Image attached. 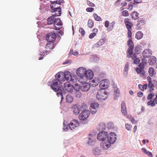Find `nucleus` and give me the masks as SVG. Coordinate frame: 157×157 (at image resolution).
<instances>
[{"label": "nucleus", "mask_w": 157, "mask_h": 157, "mask_svg": "<svg viewBox=\"0 0 157 157\" xmlns=\"http://www.w3.org/2000/svg\"><path fill=\"white\" fill-rule=\"evenodd\" d=\"M51 3L50 5L51 7L52 8L51 12L56 13L58 10V13H61V8L59 6L63 2V0H56L53 1H51Z\"/></svg>", "instance_id": "f257e3e1"}, {"label": "nucleus", "mask_w": 157, "mask_h": 157, "mask_svg": "<svg viewBox=\"0 0 157 157\" xmlns=\"http://www.w3.org/2000/svg\"><path fill=\"white\" fill-rule=\"evenodd\" d=\"M108 95V93L104 90H98L96 95V99L98 100H105Z\"/></svg>", "instance_id": "f03ea898"}, {"label": "nucleus", "mask_w": 157, "mask_h": 157, "mask_svg": "<svg viewBox=\"0 0 157 157\" xmlns=\"http://www.w3.org/2000/svg\"><path fill=\"white\" fill-rule=\"evenodd\" d=\"M61 83L60 81L56 79L52 80L51 86L54 91L57 92L60 88L59 85Z\"/></svg>", "instance_id": "7ed1b4c3"}, {"label": "nucleus", "mask_w": 157, "mask_h": 157, "mask_svg": "<svg viewBox=\"0 0 157 157\" xmlns=\"http://www.w3.org/2000/svg\"><path fill=\"white\" fill-rule=\"evenodd\" d=\"M127 57H131L134 60V63L135 64H138L140 61V59L137 57L136 54L135 53H133V50L131 53L127 52Z\"/></svg>", "instance_id": "20e7f679"}, {"label": "nucleus", "mask_w": 157, "mask_h": 157, "mask_svg": "<svg viewBox=\"0 0 157 157\" xmlns=\"http://www.w3.org/2000/svg\"><path fill=\"white\" fill-rule=\"evenodd\" d=\"M60 15L61 13H56L52 16L50 17L47 19V23L48 25H50L54 24L57 19L56 17L60 16Z\"/></svg>", "instance_id": "39448f33"}, {"label": "nucleus", "mask_w": 157, "mask_h": 157, "mask_svg": "<svg viewBox=\"0 0 157 157\" xmlns=\"http://www.w3.org/2000/svg\"><path fill=\"white\" fill-rule=\"evenodd\" d=\"M116 139V135L114 133L111 132L107 135V140L111 144H113L115 142Z\"/></svg>", "instance_id": "423d86ee"}, {"label": "nucleus", "mask_w": 157, "mask_h": 157, "mask_svg": "<svg viewBox=\"0 0 157 157\" xmlns=\"http://www.w3.org/2000/svg\"><path fill=\"white\" fill-rule=\"evenodd\" d=\"M108 133L107 132L101 131L99 132L97 136V139L100 141H104L107 140Z\"/></svg>", "instance_id": "0eeeda50"}, {"label": "nucleus", "mask_w": 157, "mask_h": 157, "mask_svg": "<svg viewBox=\"0 0 157 157\" xmlns=\"http://www.w3.org/2000/svg\"><path fill=\"white\" fill-rule=\"evenodd\" d=\"M90 111L87 110H84L79 114V118L81 120H84L87 118L89 116Z\"/></svg>", "instance_id": "6e6552de"}, {"label": "nucleus", "mask_w": 157, "mask_h": 157, "mask_svg": "<svg viewBox=\"0 0 157 157\" xmlns=\"http://www.w3.org/2000/svg\"><path fill=\"white\" fill-rule=\"evenodd\" d=\"M109 84V81L107 79H103L101 81L99 84L100 88L105 89L107 88Z\"/></svg>", "instance_id": "1a4fd4ad"}, {"label": "nucleus", "mask_w": 157, "mask_h": 157, "mask_svg": "<svg viewBox=\"0 0 157 157\" xmlns=\"http://www.w3.org/2000/svg\"><path fill=\"white\" fill-rule=\"evenodd\" d=\"M56 35L53 33H49L46 36V40L49 42L54 41L56 39Z\"/></svg>", "instance_id": "9d476101"}, {"label": "nucleus", "mask_w": 157, "mask_h": 157, "mask_svg": "<svg viewBox=\"0 0 157 157\" xmlns=\"http://www.w3.org/2000/svg\"><path fill=\"white\" fill-rule=\"evenodd\" d=\"M62 22L59 18L57 19L56 21L54 23L55 28L56 30H59L62 27Z\"/></svg>", "instance_id": "9b49d317"}, {"label": "nucleus", "mask_w": 157, "mask_h": 157, "mask_svg": "<svg viewBox=\"0 0 157 157\" xmlns=\"http://www.w3.org/2000/svg\"><path fill=\"white\" fill-rule=\"evenodd\" d=\"M79 125V122L76 120H73L69 124V128L72 130L75 129Z\"/></svg>", "instance_id": "f8f14e48"}, {"label": "nucleus", "mask_w": 157, "mask_h": 157, "mask_svg": "<svg viewBox=\"0 0 157 157\" xmlns=\"http://www.w3.org/2000/svg\"><path fill=\"white\" fill-rule=\"evenodd\" d=\"M124 22L128 30H132V28L133 26V24L130 20L128 18H125L124 19Z\"/></svg>", "instance_id": "ddd939ff"}, {"label": "nucleus", "mask_w": 157, "mask_h": 157, "mask_svg": "<svg viewBox=\"0 0 157 157\" xmlns=\"http://www.w3.org/2000/svg\"><path fill=\"white\" fill-rule=\"evenodd\" d=\"M127 45L129 47L127 50V52L130 53L132 52L134 47V44L132 39H128L127 41Z\"/></svg>", "instance_id": "4468645a"}, {"label": "nucleus", "mask_w": 157, "mask_h": 157, "mask_svg": "<svg viewBox=\"0 0 157 157\" xmlns=\"http://www.w3.org/2000/svg\"><path fill=\"white\" fill-rule=\"evenodd\" d=\"M99 104L97 102L92 103L90 105L91 108V112L93 114H95L97 111V109H98Z\"/></svg>", "instance_id": "2eb2a0df"}, {"label": "nucleus", "mask_w": 157, "mask_h": 157, "mask_svg": "<svg viewBox=\"0 0 157 157\" xmlns=\"http://www.w3.org/2000/svg\"><path fill=\"white\" fill-rule=\"evenodd\" d=\"M111 144L106 140L102 141L101 144V146L103 149H107L110 147Z\"/></svg>", "instance_id": "dca6fc26"}, {"label": "nucleus", "mask_w": 157, "mask_h": 157, "mask_svg": "<svg viewBox=\"0 0 157 157\" xmlns=\"http://www.w3.org/2000/svg\"><path fill=\"white\" fill-rule=\"evenodd\" d=\"M55 78L56 79H58V80L61 81H65L64 78V74L63 72H58L55 75Z\"/></svg>", "instance_id": "f3484780"}, {"label": "nucleus", "mask_w": 157, "mask_h": 157, "mask_svg": "<svg viewBox=\"0 0 157 157\" xmlns=\"http://www.w3.org/2000/svg\"><path fill=\"white\" fill-rule=\"evenodd\" d=\"M64 88L67 91L71 92L73 90V86L69 82H68L64 84Z\"/></svg>", "instance_id": "a211bd4d"}, {"label": "nucleus", "mask_w": 157, "mask_h": 157, "mask_svg": "<svg viewBox=\"0 0 157 157\" xmlns=\"http://www.w3.org/2000/svg\"><path fill=\"white\" fill-rule=\"evenodd\" d=\"M121 112L122 114L125 116L127 115V112L126 107L124 101H122L121 103Z\"/></svg>", "instance_id": "6ab92c4d"}, {"label": "nucleus", "mask_w": 157, "mask_h": 157, "mask_svg": "<svg viewBox=\"0 0 157 157\" xmlns=\"http://www.w3.org/2000/svg\"><path fill=\"white\" fill-rule=\"evenodd\" d=\"M86 70V69L85 68L83 67H80L77 69L76 71V74L79 76H82V75H85Z\"/></svg>", "instance_id": "aec40b11"}, {"label": "nucleus", "mask_w": 157, "mask_h": 157, "mask_svg": "<svg viewBox=\"0 0 157 157\" xmlns=\"http://www.w3.org/2000/svg\"><path fill=\"white\" fill-rule=\"evenodd\" d=\"M90 87V84L88 82H86L83 84L82 86L81 87V89L83 91H87L89 90Z\"/></svg>", "instance_id": "412c9836"}, {"label": "nucleus", "mask_w": 157, "mask_h": 157, "mask_svg": "<svg viewBox=\"0 0 157 157\" xmlns=\"http://www.w3.org/2000/svg\"><path fill=\"white\" fill-rule=\"evenodd\" d=\"M90 80V82H91L92 86L93 87L97 86L99 83V79L98 78H95Z\"/></svg>", "instance_id": "4be33fe9"}, {"label": "nucleus", "mask_w": 157, "mask_h": 157, "mask_svg": "<svg viewBox=\"0 0 157 157\" xmlns=\"http://www.w3.org/2000/svg\"><path fill=\"white\" fill-rule=\"evenodd\" d=\"M85 75L88 78V80H91L94 76L93 72L91 70H86Z\"/></svg>", "instance_id": "5701e85b"}, {"label": "nucleus", "mask_w": 157, "mask_h": 157, "mask_svg": "<svg viewBox=\"0 0 157 157\" xmlns=\"http://www.w3.org/2000/svg\"><path fill=\"white\" fill-rule=\"evenodd\" d=\"M151 54V51L149 49H146L143 52V56L145 58H148Z\"/></svg>", "instance_id": "b1692460"}, {"label": "nucleus", "mask_w": 157, "mask_h": 157, "mask_svg": "<svg viewBox=\"0 0 157 157\" xmlns=\"http://www.w3.org/2000/svg\"><path fill=\"white\" fill-rule=\"evenodd\" d=\"M79 77L80 78L79 79V81L83 84L86 83L87 80H88V78L85 75Z\"/></svg>", "instance_id": "393cba45"}, {"label": "nucleus", "mask_w": 157, "mask_h": 157, "mask_svg": "<svg viewBox=\"0 0 157 157\" xmlns=\"http://www.w3.org/2000/svg\"><path fill=\"white\" fill-rule=\"evenodd\" d=\"M65 80L68 81L70 79L72 80L71 73L69 71H65L63 73Z\"/></svg>", "instance_id": "a878e982"}, {"label": "nucleus", "mask_w": 157, "mask_h": 157, "mask_svg": "<svg viewBox=\"0 0 157 157\" xmlns=\"http://www.w3.org/2000/svg\"><path fill=\"white\" fill-rule=\"evenodd\" d=\"M156 58L154 56L151 57L149 59L148 63L150 65H154L156 63Z\"/></svg>", "instance_id": "bb28decb"}, {"label": "nucleus", "mask_w": 157, "mask_h": 157, "mask_svg": "<svg viewBox=\"0 0 157 157\" xmlns=\"http://www.w3.org/2000/svg\"><path fill=\"white\" fill-rule=\"evenodd\" d=\"M54 47V45L53 43L49 42L47 44L46 46V48L48 50L52 49Z\"/></svg>", "instance_id": "cd10ccee"}, {"label": "nucleus", "mask_w": 157, "mask_h": 157, "mask_svg": "<svg viewBox=\"0 0 157 157\" xmlns=\"http://www.w3.org/2000/svg\"><path fill=\"white\" fill-rule=\"evenodd\" d=\"M93 33H91L89 36V38L91 39L93 38L96 35L98 32V29H97L94 28L93 29Z\"/></svg>", "instance_id": "c85d7f7f"}, {"label": "nucleus", "mask_w": 157, "mask_h": 157, "mask_svg": "<svg viewBox=\"0 0 157 157\" xmlns=\"http://www.w3.org/2000/svg\"><path fill=\"white\" fill-rule=\"evenodd\" d=\"M135 69L138 74H140L141 75H144L145 74V72L144 70L142 68L137 67L135 68Z\"/></svg>", "instance_id": "c756f323"}, {"label": "nucleus", "mask_w": 157, "mask_h": 157, "mask_svg": "<svg viewBox=\"0 0 157 157\" xmlns=\"http://www.w3.org/2000/svg\"><path fill=\"white\" fill-rule=\"evenodd\" d=\"M143 36V34L141 32L139 31L137 32L135 35V37L138 40L141 39Z\"/></svg>", "instance_id": "7c9ffc66"}, {"label": "nucleus", "mask_w": 157, "mask_h": 157, "mask_svg": "<svg viewBox=\"0 0 157 157\" xmlns=\"http://www.w3.org/2000/svg\"><path fill=\"white\" fill-rule=\"evenodd\" d=\"M93 153L95 155H100L101 153V150L98 147L94 148L93 150Z\"/></svg>", "instance_id": "2f4dec72"}, {"label": "nucleus", "mask_w": 157, "mask_h": 157, "mask_svg": "<svg viewBox=\"0 0 157 157\" xmlns=\"http://www.w3.org/2000/svg\"><path fill=\"white\" fill-rule=\"evenodd\" d=\"M138 13L134 11L131 13V17L132 19L136 20L137 19L138 16Z\"/></svg>", "instance_id": "473e14b6"}, {"label": "nucleus", "mask_w": 157, "mask_h": 157, "mask_svg": "<svg viewBox=\"0 0 157 157\" xmlns=\"http://www.w3.org/2000/svg\"><path fill=\"white\" fill-rule=\"evenodd\" d=\"M105 128L106 126L105 124L103 122L100 123L98 127V128L99 130H104L105 129Z\"/></svg>", "instance_id": "72a5a7b5"}, {"label": "nucleus", "mask_w": 157, "mask_h": 157, "mask_svg": "<svg viewBox=\"0 0 157 157\" xmlns=\"http://www.w3.org/2000/svg\"><path fill=\"white\" fill-rule=\"evenodd\" d=\"M114 95L115 98H116L117 97H118L119 96L120 94V92L119 90L118 89V88L117 87H115L114 88Z\"/></svg>", "instance_id": "f704fd0d"}, {"label": "nucleus", "mask_w": 157, "mask_h": 157, "mask_svg": "<svg viewBox=\"0 0 157 157\" xmlns=\"http://www.w3.org/2000/svg\"><path fill=\"white\" fill-rule=\"evenodd\" d=\"M74 113L75 114H78L80 113L79 108L77 106H74L73 108Z\"/></svg>", "instance_id": "c9c22d12"}, {"label": "nucleus", "mask_w": 157, "mask_h": 157, "mask_svg": "<svg viewBox=\"0 0 157 157\" xmlns=\"http://www.w3.org/2000/svg\"><path fill=\"white\" fill-rule=\"evenodd\" d=\"M139 88L142 91H144V90H146L147 88V84H146L144 85H142L141 84L138 85Z\"/></svg>", "instance_id": "e433bc0d"}, {"label": "nucleus", "mask_w": 157, "mask_h": 157, "mask_svg": "<svg viewBox=\"0 0 157 157\" xmlns=\"http://www.w3.org/2000/svg\"><path fill=\"white\" fill-rule=\"evenodd\" d=\"M73 101V98L72 97L69 95H67L66 96V101L67 102L71 103Z\"/></svg>", "instance_id": "4c0bfd02"}, {"label": "nucleus", "mask_w": 157, "mask_h": 157, "mask_svg": "<svg viewBox=\"0 0 157 157\" xmlns=\"http://www.w3.org/2000/svg\"><path fill=\"white\" fill-rule=\"evenodd\" d=\"M155 99L153 101L151 100H149L147 102V104L149 105H151V106H154L155 105Z\"/></svg>", "instance_id": "58836bf2"}, {"label": "nucleus", "mask_w": 157, "mask_h": 157, "mask_svg": "<svg viewBox=\"0 0 157 157\" xmlns=\"http://www.w3.org/2000/svg\"><path fill=\"white\" fill-rule=\"evenodd\" d=\"M148 72L150 76H153L154 73V69L152 67H150L149 69Z\"/></svg>", "instance_id": "ea45409f"}, {"label": "nucleus", "mask_w": 157, "mask_h": 157, "mask_svg": "<svg viewBox=\"0 0 157 157\" xmlns=\"http://www.w3.org/2000/svg\"><path fill=\"white\" fill-rule=\"evenodd\" d=\"M135 52L137 54H139L141 52L140 47L138 45L136 46L135 47Z\"/></svg>", "instance_id": "a19ab883"}, {"label": "nucleus", "mask_w": 157, "mask_h": 157, "mask_svg": "<svg viewBox=\"0 0 157 157\" xmlns=\"http://www.w3.org/2000/svg\"><path fill=\"white\" fill-rule=\"evenodd\" d=\"M148 87L150 88L149 91V92H151L154 90V85L153 84V83H151V84L150 83L148 84Z\"/></svg>", "instance_id": "79ce46f5"}, {"label": "nucleus", "mask_w": 157, "mask_h": 157, "mask_svg": "<svg viewBox=\"0 0 157 157\" xmlns=\"http://www.w3.org/2000/svg\"><path fill=\"white\" fill-rule=\"evenodd\" d=\"M73 89H74L76 91H79L81 89L80 86L78 84H75V86H73Z\"/></svg>", "instance_id": "37998d69"}, {"label": "nucleus", "mask_w": 157, "mask_h": 157, "mask_svg": "<svg viewBox=\"0 0 157 157\" xmlns=\"http://www.w3.org/2000/svg\"><path fill=\"white\" fill-rule=\"evenodd\" d=\"M93 15L96 21H100L102 20V19L101 17L98 16L97 14L94 13Z\"/></svg>", "instance_id": "c03bdc74"}, {"label": "nucleus", "mask_w": 157, "mask_h": 157, "mask_svg": "<svg viewBox=\"0 0 157 157\" xmlns=\"http://www.w3.org/2000/svg\"><path fill=\"white\" fill-rule=\"evenodd\" d=\"M104 42V40L103 39H100L96 44L98 46H100L103 44Z\"/></svg>", "instance_id": "a18cd8bd"}, {"label": "nucleus", "mask_w": 157, "mask_h": 157, "mask_svg": "<svg viewBox=\"0 0 157 157\" xmlns=\"http://www.w3.org/2000/svg\"><path fill=\"white\" fill-rule=\"evenodd\" d=\"M88 25L90 28H91L93 27L94 26L93 21L91 20H89L88 22Z\"/></svg>", "instance_id": "49530a36"}, {"label": "nucleus", "mask_w": 157, "mask_h": 157, "mask_svg": "<svg viewBox=\"0 0 157 157\" xmlns=\"http://www.w3.org/2000/svg\"><path fill=\"white\" fill-rule=\"evenodd\" d=\"M107 127L108 129H112L114 128V125L112 122H109L108 123Z\"/></svg>", "instance_id": "de8ad7c7"}, {"label": "nucleus", "mask_w": 157, "mask_h": 157, "mask_svg": "<svg viewBox=\"0 0 157 157\" xmlns=\"http://www.w3.org/2000/svg\"><path fill=\"white\" fill-rule=\"evenodd\" d=\"M115 24V22L114 21L112 22L110 24V25L109 28H108V30L109 31L112 30L114 27Z\"/></svg>", "instance_id": "09e8293b"}, {"label": "nucleus", "mask_w": 157, "mask_h": 157, "mask_svg": "<svg viewBox=\"0 0 157 157\" xmlns=\"http://www.w3.org/2000/svg\"><path fill=\"white\" fill-rule=\"evenodd\" d=\"M122 15L124 17H127L129 16L128 12L126 10L123 11L122 12Z\"/></svg>", "instance_id": "8fccbe9b"}, {"label": "nucleus", "mask_w": 157, "mask_h": 157, "mask_svg": "<svg viewBox=\"0 0 157 157\" xmlns=\"http://www.w3.org/2000/svg\"><path fill=\"white\" fill-rule=\"evenodd\" d=\"M132 30H128V38L129 39H132Z\"/></svg>", "instance_id": "3c124183"}, {"label": "nucleus", "mask_w": 157, "mask_h": 157, "mask_svg": "<svg viewBox=\"0 0 157 157\" xmlns=\"http://www.w3.org/2000/svg\"><path fill=\"white\" fill-rule=\"evenodd\" d=\"M75 96L78 98H80L82 96V95L79 91H76L75 93Z\"/></svg>", "instance_id": "603ef678"}, {"label": "nucleus", "mask_w": 157, "mask_h": 157, "mask_svg": "<svg viewBox=\"0 0 157 157\" xmlns=\"http://www.w3.org/2000/svg\"><path fill=\"white\" fill-rule=\"evenodd\" d=\"M126 129L128 131L131 130L132 128V126L130 124H126L125 125Z\"/></svg>", "instance_id": "864d4df0"}, {"label": "nucleus", "mask_w": 157, "mask_h": 157, "mask_svg": "<svg viewBox=\"0 0 157 157\" xmlns=\"http://www.w3.org/2000/svg\"><path fill=\"white\" fill-rule=\"evenodd\" d=\"M155 94L153 93L150 94L148 96L147 99L148 100L151 99L154 96Z\"/></svg>", "instance_id": "5fc2aeb1"}, {"label": "nucleus", "mask_w": 157, "mask_h": 157, "mask_svg": "<svg viewBox=\"0 0 157 157\" xmlns=\"http://www.w3.org/2000/svg\"><path fill=\"white\" fill-rule=\"evenodd\" d=\"M66 122L65 121L63 123V129L65 131H67L68 129V125H67L65 123Z\"/></svg>", "instance_id": "6e6d98bb"}, {"label": "nucleus", "mask_w": 157, "mask_h": 157, "mask_svg": "<svg viewBox=\"0 0 157 157\" xmlns=\"http://www.w3.org/2000/svg\"><path fill=\"white\" fill-rule=\"evenodd\" d=\"M94 141L92 140L90 138L89 139V140L88 142V144L90 145H94Z\"/></svg>", "instance_id": "4d7b16f0"}, {"label": "nucleus", "mask_w": 157, "mask_h": 157, "mask_svg": "<svg viewBox=\"0 0 157 157\" xmlns=\"http://www.w3.org/2000/svg\"><path fill=\"white\" fill-rule=\"evenodd\" d=\"M57 95L58 97H60L61 99V101H62L63 99V97L62 93L61 92H58L57 93Z\"/></svg>", "instance_id": "13d9d810"}, {"label": "nucleus", "mask_w": 157, "mask_h": 157, "mask_svg": "<svg viewBox=\"0 0 157 157\" xmlns=\"http://www.w3.org/2000/svg\"><path fill=\"white\" fill-rule=\"evenodd\" d=\"M44 53L42 52H41L39 54V56H40L39 57V60L42 59L44 58Z\"/></svg>", "instance_id": "bf43d9fd"}, {"label": "nucleus", "mask_w": 157, "mask_h": 157, "mask_svg": "<svg viewBox=\"0 0 157 157\" xmlns=\"http://www.w3.org/2000/svg\"><path fill=\"white\" fill-rule=\"evenodd\" d=\"M109 21H106L105 22V26L107 28V30H108V28H109Z\"/></svg>", "instance_id": "052dcab7"}, {"label": "nucleus", "mask_w": 157, "mask_h": 157, "mask_svg": "<svg viewBox=\"0 0 157 157\" xmlns=\"http://www.w3.org/2000/svg\"><path fill=\"white\" fill-rule=\"evenodd\" d=\"M94 10V9L93 8H87L86 9V10L87 12H92Z\"/></svg>", "instance_id": "680f3d73"}, {"label": "nucleus", "mask_w": 157, "mask_h": 157, "mask_svg": "<svg viewBox=\"0 0 157 157\" xmlns=\"http://www.w3.org/2000/svg\"><path fill=\"white\" fill-rule=\"evenodd\" d=\"M87 5L89 6L93 7L94 6V4L93 3L91 2L90 1H87Z\"/></svg>", "instance_id": "e2e57ef3"}, {"label": "nucleus", "mask_w": 157, "mask_h": 157, "mask_svg": "<svg viewBox=\"0 0 157 157\" xmlns=\"http://www.w3.org/2000/svg\"><path fill=\"white\" fill-rule=\"evenodd\" d=\"M144 65L143 63H141L139 65V67L144 70Z\"/></svg>", "instance_id": "0e129e2a"}, {"label": "nucleus", "mask_w": 157, "mask_h": 157, "mask_svg": "<svg viewBox=\"0 0 157 157\" xmlns=\"http://www.w3.org/2000/svg\"><path fill=\"white\" fill-rule=\"evenodd\" d=\"M128 9L129 10L131 11V10L133 8V5L130 3V4H128Z\"/></svg>", "instance_id": "69168bd1"}, {"label": "nucleus", "mask_w": 157, "mask_h": 157, "mask_svg": "<svg viewBox=\"0 0 157 157\" xmlns=\"http://www.w3.org/2000/svg\"><path fill=\"white\" fill-rule=\"evenodd\" d=\"M79 31L82 33V34L83 35L85 34V31L84 30L83 28H80Z\"/></svg>", "instance_id": "338daca9"}, {"label": "nucleus", "mask_w": 157, "mask_h": 157, "mask_svg": "<svg viewBox=\"0 0 157 157\" xmlns=\"http://www.w3.org/2000/svg\"><path fill=\"white\" fill-rule=\"evenodd\" d=\"M81 107L84 109H86L87 108V105L85 103H83L81 105Z\"/></svg>", "instance_id": "774afa93"}]
</instances>
